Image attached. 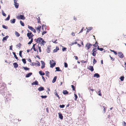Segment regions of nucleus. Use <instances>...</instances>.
Wrapping results in <instances>:
<instances>
[{
    "label": "nucleus",
    "mask_w": 126,
    "mask_h": 126,
    "mask_svg": "<svg viewBox=\"0 0 126 126\" xmlns=\"http://www.w3.org/2000/svg\"><path fill=\"white\" fill-rule=\"evenodd\" d=\"M27 35L29 39H31L30 41L29 42L28 44V45L31 44L33 42V37L34 36V35L32 34L31 32H30V33L29 32L27 34Z\"/></svg>",
    "instance_id": "1"
},
{
    "label": "nucleus",
    "mask_w": 126,
    "mask_h": 126,
    "mask_svg": "<svg viewBox=\"0 0 126 126\" xmlns=\"http://www.w3.org/2000/svg\"><path fill=\"white\" fill-rule=\"evenodd\" d=\"M17 18L19 19H23L24 20L25 19V17L23 15H18L16 16Z\"/></svg>",
    "instance_id": "2"
},
{
    "label": "nucleus",
    "mask_w": 126,
    "mask_h": 126,
    "mask_svg": "<svg viewBox=\"0 0 126 126\" xmlns=\"http://www.w3.org/2000/svg\"><path fill=\"white\" fill-rule=\"evenodd\" d=\"M50 62L51 63L50 64L51 67L53 68L56 65V63L55 62H54L53 60H52L50 61Z\"/></svg>",
    "instance_id": "3"
},
{
    "label": "nucleus",
    "mask_w": 126,
    "mask_h": 126,
    "mask_svg": "<svg viewBox=\"0 0 126 126\" xmlns=\"http://www.w3.org/2000/svg\"><path fill=\"white\" fill-rule=\"evenodd\" d=\"M43 39L40 37L38 38L37 39H34V41L37 43H39L41 42Z\"/></svg>",
    "instance_id": "4"
},
{
    "label": "nucleus",
    "mask_w": 126,
    "mask_h": 126,
    "mask_svg": "<svg viewBox=\"0 0 126 126\" xmlns=\"http://www.w3.org/2000/svg\"><path fill=\"white\" fill-rule=\"evenodd\" d=\"M92 45L90 43H87L85 45V47L87 48V50H89L92 46Z\"/></svg>",
    "instance_id": "5"
},
{
    "label": "nucleus",
    "mask_w": 126,
    "mask_h": 126,
    "mask_svg": "<svg viewBox=\"0 0 126 126\" xmlns=\"http://www.w3.org/2000/svg\"><path fill=\"white\" fill-rule=\"evenodd\" d=\"M36 44H34L32 47V48H31V50L32 49H33L34 50V51H37V52H38V50L36 48H36L37 47H35V46L36 45Z\"/></svg>",
    "instance_id": "6"
},
{
    "label": "nucleus",
    "mask_w": 126,
    "mask_h": 126,
    "mask_svg": "<svg viewBox=\"0 0 126 126\" xmlns=\"http://www.w3.org/2000/svg\"><path fill=\"white\" fill-rule=\"evenodd\" d=\"M28 27L30 30L33 32L34 33H35L36 32L35 30L32 27L30 26L29 25H28Z\"/></svg>",
    "instance_id": "7"
},
{
    "label": "nucleus",
    "mask_w": 126,
    "mask_h": 126,
    "mask_svg": "<svg viewBox=\"0 0 126 126\" xmlns=\"http://www.w3.org/2000/svg\"><path fill=\"white\" fill-rule=\"evenodd\" d=\"M41 26L40 25H39L38 26V27H35V28L36 29V30L39 33L40 32V30L41 29Z\"/></svg>",
    "instance_id": "8"
},
{
    "label": "nucleus",
    "mask_w": 126,
    "mask_h": 126,
    "mask_svg": "<svg viewBox=\"0 0 126 126\" xmlns=\"http://www.w3.org/2000/svg\"><path fill=\"white\" fill-rule=\"evenodd\" d=\"M106 105L105 104L104 105L103 104L102 106L101 107V109L103 110L102 112L104 113H105L106 112Z\"/></svg>",
    "instance_id": "9"
},
{
    "label": "nucleus",
    "mask_w": 126,
    "mask_h": 126,
    "mask_svg": "<svg viewBox=\"0 0 126 126\" xmlns=\"http://www.w3.org/2000/svg\"><path fill=\"white\" fill-rule=\"evenodd\" d=\"M118 56L120 58H122L124 57V55L123 53L121 52H119L118 53Z\"/></svg>",
    "instance_id": "10"
},
{
    "label": "nucleus",
    "mask_w": 126,
    "mask_h": 126,
    "mask_svg": "<svg viewBox=\"0 0 126 126\" xmlns=\"http://www.w3.org/2000/svg\"><path fill=\"white\" fill-rule=\"evenodd\" d=\"M88 69L92 72L94 70L93 67L92 66H90L88 67Z\"/></svg>",
    "instance_id": "11"
},
{
    "label": "nucleus",
    "mask_w": 126,
    "mask_h": 126,
    "mask_svg": "<svg viewBox=\"0 0 126 126\" xmlns=\"http://www.w3.org/2000/svg\"><path fill=\"white\" fill-rule=\"evenodd\" d=\"M41 63L42 64V66H41V68L42 69L44 68L45 67V63L43 61H41Z\"/></svg>",
    "instance_id": "12"
},
{
    "label": "nucleus",
    "mask_w": 126,
    "mask_h": 126,
    "mask_svg": "<svg viewBox=\"0 0 126 126\" xmlns=\"http://www.w3.org/2000/svg\"><path fill=\"white\" fill-rule=\"evenodd\" d=\"M78 40L77 39H76L74 41V42H73L71 43V44H70V46H72L73 45L77 44V41H78Z\"/></svg>",
    "instance_id": "13"
},
{
    "label": "nucleus",
    "mask_w": 126,
    "mask_h": 126,
    "mask_svg": "<svg viewBox=\"0 0 126 126\" xmlns=\"http://www.w3.org/2000/svg\"><path fill=\"white\" fill-rule=\"evenodd\" d=\"M41 42V43H40V44L41 46H44V44L46 43V42L43 39V40H42Z\"/></svg>",
    "instance_id": "14"
},
{
    "label": "nucleus",
    "mask_w": 126,
    "mask_h": 126,
    "mask_svg": "<svg viewBox=\"0 0 126 126\" xmlns=\"http://www.w3.org/2000/svg\"><path fill=\"white\" fill-rule=\"evenodd\" d=\"M93 77H96V78H98L100 77V75L96 73L94 74Z\"/></svg>",
    "instance_id": "15"
},
{
    "label": "nucleus",
    "mask_w": 126,
    "mask_h": 126,
    "mask_svg": "<svg viewBox=\"0 0 126 126\" xmlns=\"http://www.w3.org/2000/svg\"><path fill=\"white\" fill-rule=\"evenodd\" d=\"M54 94H55V95L56 96H57V97H58V98L59 99H60V97H59V95L58 94H57V91L56 90H55V92L54 93Z\"/></svg>",
    "instance_id": "16"
},
{
    "label": "nucleus",
    "mask_w": 126,
    "mask_h": 126,
    "mask_svg": "<svg viewBox=\"0 0 126 126\" xmlns=\"http://www.w3.org/2000/svg\"><path fill=\"white\" fill-rule=\"evenodd\" d=\"M38 90L39 91H41L44 90V88L43 87H41L38 88Z\"/></svg>",
    "instance_id": "17"
},
{
    "label": "nucleus",
    "mask_w": 126,
    "mask_h": 126,
    "mask_svg": "<svg viewBox=\"0 0 126 126\" xmlns=\"http://www.w3.org/2000/svg\"><path fill=\"white\" fill-rule=\"evenodd\" d=\"M58 114L59 118L61 119H62L63 118V116H62V114L60 113H59Z\"/></svg>",
    "instance_id": "18"
},
{
    "label": "nucleus",
    "mask_w": 126,
    "mask_h": 126,
    "mask_svg": "<svg viewBox=\"0 0 126 126\" xmlns=\"http://www.w3.org/2000/svg\"><path fill=\"white\" fill-rule=\"evenodd\" d=\"M59 50V48L57 46L56 47V48L54 50H53V52H55L57 51L58 50Z\"/></svg>",
    "instance_id": "19"
},
{
    "label": "nucleus",
    "mask_w": 126,
    "mask_h": 126,
    "mask_svg": "<svg viewBox=\"0 0 126 126\" xmlns=\"http://www.w3.org/2000/svg\"><path fill=\"white\" fill-rule=\"evenodd\" d=\"M14 67L15 68H16L18 66V65L17 63H13V64Z\"/></svg>",
    "instance_id": "20"
},
{
    "label": "nucleus",
    "mask_w": 126,
    "mask_h": 126,
    "mask_svg": "<svg viewBox=\"0 0 126 126\" xmlns=\"http://www.w3.org/2000/svg\"><path fill=\"white\" fill-rule=\"evenodd\" d=\"M32 74V73H30L28 74H26V78H28L30 77Z\"/></svg>",
    "instance_id": "21"
},
{
    "label": "nucleus",
    "mask_w": 126,
    "mask_h": 126,
    "mask_svg": "<svg viewBox=\"0 0 126 126\" xmlns=\"http://www.w3.org/2000/svg\"><path fill=\"white\" fill-rule=\"evenodd\" d=\"M9 37V36L8 35L6 36L5 37H4L3 38V39L2 40V41H4V40H6Z\"/></svg>",
    "instance_id": "22"
},
{
    "label": "nucleus",
    "mask_w": 126,
    "mask_h": 126,
    "mask_svg": "<svg viewBox=\"0 0 126 126\" xmlns=\"http://www.w3.org/2000/svg\"><path fill=\"white\" fill-rule=\"evenodd\" d=\"M14 5L15 6V7L17 8H18L19 6V3H14Z\"/></svg>",
    "instance_id": "23"
},
{
    "label": "nucleus",
    "mask_w": 126,
    "mask_h": 126,
    "mask_svg": "<svg viewBox=\"0 0 126 126\" xmlns=\"http://www.w3.org/2000/svg\"><path fill=\"white\" fill-rule=\"evenodd\" d=\"M39 73L41 75H44L45 74V73L43 72L42 71H40Z\"/></svg>",
    "instance_id": "24"
},
{
    "label": "nucleus",
    "mask_w": 126,
    "mask_h": 126,
    "mask_svg": "<svg viewBox=\"0 0 126 126\" xmlns=\"http://www.w3.org/2000/svg\"><path fill=\"white\" fill-rule=\"evenodd\" d=\"M63 93L64 94H68V92L66 90H64L63 91Z\"/></svg>",
    "instance_id": "25"
},
{
    "label": "nucleus",
    "mask_w": 126,
    "mask_h": 126,
    "mask_svg": "<svg viewBox=\"0 0 126 126\" xmlns=\"http://www.w3.org/2000/svg\"><path fill=\"white\" fill-rule=\"evenodd\" d=\"M57 78V77L56 76H55L54 77V78L52 80V82L53 83L55 82L56 81Z\"/></svg>",
    "instance_id": "26"
},
{
    "label": "nucleus",
    "mask_w": 126,
    "mask_h": 126,
    "mask_svg": "<svg viewBox=\"0 0 126 126\" xmlns=\"http://www.w3.org/2000/svg\"><path fill=\"white\" fill-rule=\"evenodd\" d=\"M16 21V19H13L12 20H10L11 23L13 24L15 23Z\"/></svg>",
    "instance_id": "27"
},
{
    "label": "nucleus",
    "mask_w": 126,
    "mask_h": 126,
    "mask_svg": "<svg viewBox=\"0 0 126 126\" xmlns=\"http://www.w3.org/2000/svg\"><path fill=\"white\" fill-rule=\"evenodd\" d=\"M97 49L98 50H100V51H102L104 49L103 48H99V46L98 45H97Z\"/></svg>",
    "instance_id": "28"
},
{
    "label": "nucleus",
    "mask_w": 126,
    "mask_h": 126,
    "mask_svg": "<svg viewBox=\"0 0 126 126\" xmlns=\"http://www.w3.org/2000/svg\"><path fill=\"white\" fill-rule=\"evenodd\" d=\"M93 53H92V55L93 56H95L96 55V53H97L96 52V51H92Z\"/></svg>",
    "instance_id": "29"
},
{
    "label": "nucleus",
    "mask_w": 126,
    "mask_h": 126,
    "mask_svg": "<svg viewBox=\"0 0 126 126\" xmlns=\"http://www.w3.org/2000/svg\"><path fill=\"white\" fill-rule=\"evenodd\" d=\"M92 29V27H88V28L87 29V32H89L90 31H91Z\"/></svg>",
    "instance_id": "30"
},
{
    "label": "nucleus",
    "mask_w": 126,
    "mask_h": 126,
    "mask_svg": "<svg viewBox=\"0 0 126 126\" xmlns=\"http://www.w3.org/2000/svg\"><path fill=\"white\" fill-rule=\"evenodd\" d=\"M23 68L26 70H29V68L26 67H23Z\"/></svg>",
    "instance_id": "31"
},
{
    "label": "nucleus",
    "mask_w": 126,
    "mask_h": 126,
    "mask_svg": "<svg viewBox=\"0 0 126 126\" xmlns=\"http://www.w3.org/2000/svg\"><path fill=\"white\" fill-rule=\"evenodd\" d=\"M38 84V82L37 81H35L34 82H33L32 83V84L33 85L34 84V85H37Z\"/></svg>",
    "instance_id": "32"
},
{
    "label": "nucleus",
    "mask_w": 126,
    "mask_h": 126,
    "mask_svg": "<svg viewBox=\"0 0 126 126\" xmlns=\"http://www.w3.org/2000/svg\"><path fill=\"white\" fill-rule=\"evenodd\" d=\"M55 68L56 69V71H62L61 70H60V68L59 67H56Z\"/></svg>",
    "instance_id": "33"
},
{
    "label": "nucleus",
    "mask_w": 126,
    "mask_h": 126,
    "mask_svg": "<svg viewBox=\"0 0 126 126\" xmlns=\"http://www.w3.org/2000/svg\"><path fill=\"white\" fill-rule=\"evenodd\" d=\"M98 44L96 41V42L93 45V46L95 47H96L98 45Z\"/></svg>",
    "instance_id": "34"
},
{
    "label": "nucleus",
    "mask_w": 126,
    "mask_h": 126,
    "mask_svg": "<svg viewBox=\"0 0 126 126\" xmlns=\"http://www.w3.org/2000/svg\"><path fill=\"white\" fill-rule=\"evenodd\" d=\"M20 24L22 26H24L25 25L24 23L22 21H20Z\"/></svg>",
    "instance_id": "35"
},
{
    "label": "nucleus",
    "mask_w": 126,
    "mask_h": 126,
    "mask_svg": "<svg viewBox=\"0 0 126 126\" xmlns=\"http://www.w3.org/2000/svg\"><path fill=\"white\" fill-rule=\"evenodd\" d=\"M2 27L3 28L6 29H7L8 28V27L7 26H5L4 25H2Z\"/></svg>",
    "instance_id": "36"
},
{
    "label": "nucleus",
    "mask_w": 126,
    "mask_h": 126,
    "mask_svg": "<svg viewBox=\"0 0 126 126\" xmlns=\"http://www.w3.org/2000/svg\"><path fill=\"white\" fill-rule=\"evenodd\" d=\"M15 34L17 37H18L20 35V34L17 32H16Z\"/></svg>",
    "instance_id": "37"
},
{
    "label": "nucleus",
    "mask_w": 126,
    "mask_h": 126,
    "mask_svg": "<svg viewBox=\"0 0 126 126\" xmlns=\"http://www.w3.org/2000/svg\"><path fill=\"white\" fill-rule=\"evenodd\" d=\"M71 86L72 89V90L74 91H76L75 88V87L73 85H71Z\"/></svg>",
    "instance_id": "38"
},
{
    "label": "nucleus",
    "mask_w": 126,
    "mask_h": 126,
    "mask_svg": "<svg viewBox=\"0 0 126 126\" xmlns=\"http://www.w3.org/2000/svg\"><path fill=\"white\" fill-rule=\"evenodd\" d=\"M37 63H36V65L38 66H40V63L38 61H36Z\"/></svg>",
    "instance_id": "39"
},
{
    "label": "nucleus",
    "mask_w": 126,
    "mask_h": 126,
    "mask_svg": "<svg viewBox=\"0 0 126 126\" xmlns=\"http://www.w3.org/2000/svg\"><path fill=\"white\" fill-rule=\"evenodd\" d=\"M22 62H23V63H24L25 64L26 63V60L25 59H22Z\"/></svg>",
    "instance_id": "40"
},
{
    "label": "nucleus",
    "mask_w": 126,
    "mask_h": 126,
    "mask_svg": "<svg viewBox=\"0 0 126 126\" xmlns=\"http://www.w3.org/2000/svg\"><path fill=\"white\" fill-rule=\"evenodd\" d=\"M2 13L4 16H6V14L4 13V11L3 10H2Z\"/></svg>",
    "instance_id": "41"
},
{
    "label": "nucleus",
    "mask_w": 126,
    "mask_h": 126,
    "mask_svg": "<svg viewBox=\"0 0 126 126\" xmlns=\"http://www.w3.org/2000/svg\"><path fill=\"white\" fill-rule=\"evenodd\" d=\"M10 18V16L9 15H8V17L6 18L5 19V20H9Z\"/></svg>",
    "instance_id": "42"
},
{
    "label": "nucleus",
    "mask_w": 126,
    "mask_h": 126,
    "mask_svg": "<svg viewBox=\"0 0 126 126\" xmlns=\"http://www.w3.org/2000/svg\"><path fill=\"white\" fill-rule=\"evenodd\" d=\"M45 73L46 76H48L49 73V72L48 71H46L45 72Z\"/></svg>",
    "instance_id": "43"
},
{
    "label": "nucleus",
    "mask_w": 126,
    "mask_h": 126,
    "mask_svg": "<svg viewBox=\"0 0 126 126\" xmlns=\"http://www.w3.org/2000/svg\"><path fill=\"white\" fill-rule=\"evenodd\" d=\"M124 76H122L120 78V80L121 81H123L124 80Z\"/></svg>",
    "instance_id": "44"
},
{
    "label": "nucleus",
    "mask_w": 126,
    "mask_h": 126,
    "mask_svg": "<svg viewBox=\"0 0 126 126\" xmlns=\"http://www.w3.org/2000/svg\"><path fill=\"white\" fill-rule=\"evenodd\" d=\"M39 44L38 45V49L39 50V52H41V47H40L39 46Z\"/></svg>",
    "instance_id": "45"
},
{
    "label": "nucleus",
    "mask_w": 126,
    "mask_h": 126,
    "mask_svg": "<svg viewBox=\"0 0 126 126\" xmlns=\"http://www.w3.org/2000/svg\"><path fill=\"white\" fill-rule=\"evenodd\" d=\"M98 95L100 96H102V94L101 93V90L100 89H99V91H98Z\"/></svg>",
    "instance_id": "46"
},
{
    "label": "nucleus",
    "mask_w": 126,
    "mask_h": 126,
    "mask_svg": "<svg viewBox=\"0 0 126 126\" xmlns=\"http://www.w3.org/2000/svg\"><path fill=\"white\" fill-rule=\"evenodd\" d=\"M97 51V49H96V47L94 48L93 49L92 51Z\"/></svg>",
    "instance_id": "47"
},
{
    "label": "nucleus",
    "mask_w": 126,
    "mask_h": 126,
    "mask_svg": "<svg viewBox=\"0 0 126 126\" xmlns=\"http://www.w3.org/2000/svg\"><path fill=\"white\" fill-rule=\"evenodd\" d=\"M47 51L48 53H49L50 52V48L49 47H47Z\"/></svg>",
    "instance_id": "48"
},
{
    "label": "nucleus",
    "mask_w": 126,
    "mask_h": 126,
    "mask_svg": "<svg viewBox=\"0 0 126 126\" xmlns=\"http://www.w3.org/2000/svg\"><path fill=\"white\" fill-rule=\"evenodd\" d=\"M31 65L32 66L36 65V63L34 62H33L32 63Z\"/></svg>",
    "instance_id": "49"
},
{
    "label": "nucleus",
    "mask_w": 126,
    "mask_h": 126,
    "mask_svg": "<svg viewBox=\"0 0 126 126\" xmlns=\"http://www.w3.org/2000/svg\"><path fill=\"white\" fill-rule=\"evenodd\" d=\"M64 66L66 68L68 66V64L67 63H64Z\"/></svg>",
    "instance_id": "50"
},
{
    "label": "nucleus",
    "mask_w": 126,
    "mask_h": 126,
    "mask_svg": "<svg viewBox=\"0 0 126 126\" xmlns=\"http://www.w3.org/2000/svg\"><path fill=\"white\" fill-rule=\"evenodd\" d=\"M41 97L43 98H46L47 97V96L46 95L43 96L42 95L41 96Z\"/></svg>",
    "instance_id": "51"
},
{
    "label": "nucleus",
    "mask_w": 126,
    "mask_h": 126,
    "mask_svg": "<svg viewBox=\"0 0 126 126\" xmlns=\"http://www.w3.org/2000/svg\"><path fill=\"white\" fill-rule=\"evenodd\" d=\"M111 51L113 52L115 54V55H117V53L115 51H114V50H111Z\"/></svg>",
    "instance_id": "52"
},
{
    "label": "nucleus",
    "mask_w": 126,
    "mask_h": 126,
    "mask_svg": "<svg viewBox=\"0 0 126 126\" xmlns=\"http://www.w3.org/2000/svg\"><path fill=\"white\" fill-rule=\"evenodd\" d=\"M75 97V100H76L77 98H78V96L76 94H74Z\"/></svg>",
    "instance_id": "53"
},
{
    "label": "nucleus",
    "mask_w": 126,
    "mask_h": 126,
    "mask_svg": "<svg viewBox=\"0 0 126 126\" xmlns=\"http://www.w3.org/2000/svg\"><path fill=\"white\" fill-rule=\"evenodd\" d=\"M64 106H65L64 105H60V107L61 108H63L64 107Z\"/></svg>",
    "instance_id": "54"
},
{
    "label": "nucleus",
    "mask_w": 126,
    "mask_h": 126,
    "mask_svg": "<svg viewBox=\"0 0 126 126\" xmlns=\"http://www.w3.org/2000/svg\"><path fill=\"white\" fill-rule=\"evenodd\" d=\"M88 89L92 91V92L94 91V90L93 89H91L90 87H89L88 88Z\"/></svg>",
    "instance_id": "55"
},
{
    "label": "nucleus",
    "mask_w": 126,
    "mask_h": 126,
    "mask_svg": "<svg viewBox=\"0 0 126 126\" xmlns=\"http://www.w3.org/2000/svg\"><path fill=\"white\" fill-rule=\"evenodd\" d=\"M22 52V51H20L19 53V55L21 57H22V55H21Z\"/></svg>",
    "instance_id": "56"
},
{
    "label": "nucleus",
    "mask_w": 126,
    "mask_h": 126,
    "mask_svg": "<svg viewBox=\"0 0 126 126\" xmlns=\"http://www.w3.org/2000/svg\"><path fill=\"white\" fill-rule=\"evenodd\" d=\"M123 126H126V123L125 121H123Z\"/></svg>",
    "instance_id": "57"
},
{
    "label": "nucleus",
    "mask_w": 126,
    "mask_h": 126,
    "mask_svg": "<svg viewBox=\"0 0 126 126\" xmlns=\"http://www.w3.org/2000/svg\"><path fill=\"white\" fill-rule=\"evenodd\" d=\"M96 60H95V59H94L93 60V63L94 64H95V63H96Z\"/></svg>",
    "instance_id": "58"
},
{
    "label": "nucleus",
    "mask_w": 126,
    "mask_h": 126,
    "mask_svg": "<svg viewBox=\"0 0 126 126\" xmlns=\"http://www.w3.org/2000/svg\"><path fill=\"white\" fill-rule=\"evenodd\" d=\"M80 62L82 63H86L87 62L86 61H84V60H82Z\"/></svg>",
    "instance_id": "59"
},
{
    "label": "nucleus",
    "mask_w": 126,
    "mask_h": 126,
    "mask_svg": "<svg viewBox=\"0 0 126 126\" xmlns=\"http://www.w3.org/2000/svg\"><path fill=\"white\" fill-rule=\"evenodd\" d=\"M21 45V44L20 43H19V44H18L16 46H17V47H20Z\"/></svg>",
    "instance_id": "60"
},
{
    "label": "nucleus",
    "mask_w": 126,
    "mask_h": 126,
    "mask_svg": "<svg viewBox=\"0 0 126 126\" xmlns=\"http://www.w3.org/2000/svg\"><path fill=\"white\" fill-rule=\"evenodd\" d=\"M67 48H66L64 47L62 49V50L63 51H65L66 50V49Z\"/></svg>",
    "instance_id": "61"
},
{
    "label": "nucleus",
    "mask_w": 126,
    "mask_h": 126,
    "mask_svg": "<svg viewBox=\"0 0 126 126\" xmlns=\"http://www.w3.org/2000/svg\"><path fill=\"white\" fill-rule=\"evenodd\" d=\"M84 29V28L83 27H82L81 30L80 32H79V33L82 32L83 31Z\"/></svg>",
    "instance_id": "62"
},
{
    "label": "nucleus",
    "mask_w": 126,
    "mask_h": 126,
    "mask_svg": "<svg viewBox=\"0 0 126 126\" xmlns=\"http://www.w3.org/2000/svg\"><path fill=\"white\" fill-rule=\"evenodd\" d=\"M14 57L17 60H18V58L17 57L16 55H15Z\"/></svg>",
    "instance_id": "63"
},
{
    "label": "nucleus",
    "mask_w": 126,
    "mask_h": 126,
    "mask_svg": "<svg viewBox=\"0 0 126 126\" xmlns=\"http://www.w3.org/2000/svg\"><path fill=\"white\" fill-rule=\"evenodd\" d=\"M12 45H11V46L10 47L9 49L10 50H12Z\"/></svg>",
    "instance_id": "64"
}]
</instances>
